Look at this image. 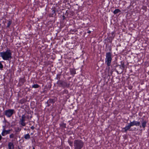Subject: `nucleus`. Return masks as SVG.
I'll return each instance as SVG.
<instances>
[{"label":"nucleus","mask_w":149,"mask_h":149,"mask_svg":"<svg viewBox=\"0 0 149 149\" xmlns=\"http://www.w3.org/2000/svg\"><path fill=\"white\" fill-rule=\"evenodd\" d=\"M0 54L1 56L4 60H8L9 59L12 58L11 53L10 50H7L5 52H1Z\"/></svg>","instance_id":"f257e3e1"},{"label":"nucleus","mask_w":149,"mask_h":149,"mask_svg":"<svg viewBox=\"0 0 149 149\" xmlns=\"http://www.w3.org/2000/svg\"><path fill=\"white\" fill-rule=\"evenodd\" d=\"M83 146V143L81 140H76L74 142L75 149H81Z\"/></svg>","instance_id":"f03ea898"},{"label":"nucleus","mask_w":149,"mask_h":149,"mask_svg":"<svg viewBox=\"0 0 149 149\" xmlns=\"http://www.w3.org/2000/svg\"><path fill=\"white\" fill-rule=\"evenodd\" d=\"M125 68V65L124 63L122 64V66L120 65L117 66L115 70H116L118 74H121L123 71V70Z\"/></svg>","instance_id":"7ed1b4c3"},{"label":"nucleus","mask_w":149,"mask_h":149,"mask_svg":"<svg viewBox=\"0 0 149 149\" xmlns=\"http://www.w3.org/2000/svg\"><path fill=\"white\" fill-rule=\"evenodd\" d=\"M111 55V53L110 52L107 53L106 54V61L107 62V64L108 66L110 65L112 59Z\"/></svg>","instance_id":"20e7f679"},{"label":"nucleus","mask_w":149,"mask_h":149,"mask_svg":"<svg viewBox=\"0 0 149 149\" xmlns=\"http://www.w3.org/2000/svg\"><path fill=\"white\" fill-rule=\"evenodd\" d=\"M57 84L59 85H60L64 87H68L69 84L64 81H59L57 83Z\"/></svg>","instance_id":"39448f33"},{"label":"nucleus","mask_w":149,"mask_h":149,"mask_svg":"<svg viewBox=\"0 0 149 149\" xmlns=\"http://www.w3.org/2000/svg\"><path fill=\"white\" fill-rule=\"evenodd\" d=\"M14 110L9 109L5 111V114L8 117H10L13 113Z\"/></svg>","instance_id":"423d86ee"},{"label":"nucleus","mask_w":149,"mask_h":149,"mask_svg":"<svg viewBox=\"0 0 149 149\" xmlns=\"http://www.w3.org/2000/svg\"><path fill=\"white\" fill-rule=\"evenodd\" d=\"M130 124L131 126H132L134 125H136V126H140V127H141V126L140 125V122L134 120L132 122H130Z\"/></svg>","instance_id":"0eeeda50"},{"label":"nucleus","mask_w":149,"mask_h":149,"mask_svg":"<svg viewBox=\"0 0 149 149\" xmlns=\"http://www.w3.org/2000/svg\"><path fill=\"white\" fill-rule=\"evenodd\" d=\"M25 116L24 115H23L22 116V119H21V124L23 126H24L25 125V124L24 122L25 120Z\"/></svg>","instance_id":"6e6552de"},{"label":"nucleus","mask_w":149,"mask_h":149,"mask_svg":"<svg viewBox=\"0 0 149 149\" xmlns=\"http://www.w3.org/2000/svg\"><path fill=\"white\" fill-rule=\"evenodd\" d=\"M10 130L7 131L5 129H4L3 132L2 133V136H4L5 135L9 134L10 133Z\"/></svg>","instance_id":"1a4fd4ad"},{"label":"nucleus","mask_w":149,"mask_h":149,"mask_svg":"<svg viewBox=\"0 0 149 149\" xmlns=\"http://www.w3.org/2000/svg\"><path fill=\"white\" fill-rule=\"evenodd\" d=\"M8 146L9 149H14V146L13 143L11 142L8 143Z\"/></svg>","instance_id":"9d476101"},{"label":"nucleus","mask_w":149,"mask_h":149,"mask_svg":"<svg viewBox=\"0 0 149 149\" xmlns=\"http://www.w3.org/2000/svg\"><path fill=\"white\" fill-rule=\"evenodd\" d=\"M131 126L130 125V124L129 123V125H127V126H126L125 127L123 128L125 130V132H126L127 130H129Z\"/></svg>","instance_id":"9b49d317"},{"label":"nucleus","mask_w":149,"mask_h":149,"mask_svg":"<svg viewBox=\"0 0 149 149\" xmlns=\"http://www.w3.org/2000/svg\"><path fill=\"white\" fill-rule=\"evenodd\" d=\"M147 122L146 121L143 120L142 122V127L143 128H145L146 126Z\"/></svg>","instance_id":"f8f14e48"},{"label":"nucleus","mask_w":149,"mask_h":149,"mask_svg":"<svg viewBox=\"0 0 149 149\" xmlns=\"http://www.w3.org/2000/svg\"><path fill=\"white\" fill-rule=\"evenodd\" d=\"M120 12V10L119 9H117L115 10L114 11H113V13L114 14H116Z\"/></svg>","instance_id":"ddd939ff"},{"label":"nucleus","mask_w":149,"mask_h":149,"mask_svg":"<svg viewBox=\"0 0 149 149\" xmlns=\"http://www.w3.org/2000/svg\"><path fill=\"white\" fill-rule=\"evenodd\" d=\"M30 137V135L29 134H26L24 136V138L26 139H29Z\"/></svg>","instance_id":"4468645a"},{"label":"nucleus","mask_w":149,"mask_h":149,"mask_svg":"<svg viewBox=\"0 0 149 149\" xmlns=\"http://www.w3.org/2000/svg\"><path fill=\"white\" fill-rule=\"evenodd\" d=\"M39 85L38 84H34L33 86L32 87L34 88H37L39 87Z\"/></svg>","instance_id":"2eb2a0df"},{"label":"nucleus","mask_w":149,"mask_h":149,"mask_svg":"<svg viewBox=\"0 0 149 149\" xmlns=\"http://www.w3.org/2000/svg\"><path fill=\"white\" fill-rule=\"evenodd\" d=\"M11 24V21H9L8 24V25L7 26V27H9L10 25Z\"/></svg>","instance_id":"dca6fc26"},{"label":"nucleus","mask_w":149,"mask_h":149,"mask_svg":"<svg viewBox=\"0 0 149 149\" xmlns=\"http://www.w3.org/2000/svg\"><path fill=\"white\" fill-rule=\"evenodd\" d=\"M20 82L23 83L24 82V80L23 78L21 79L20 80Z\"/></svg>","instance_id":"f3484780"},{"label":"nucleus","mask_w":149,"mask_h":149,"mask_svg":"<svg viewBox=\"0 0 149 149\" xmlns=\"http://www.w3.org/2000/svg\"><path fill=\"white\" fill-rule=\"evenodd\" d=\"M10 138H13L14 137V135L13 134H12L10 135Z\"/></svg>","instance_id":"a211bd4d"},{"label":"nucleus","mask_w":149,"mask_h":149,"mask_svg":"<svg viewBox=\"0 0 149 149\" xmlns=\"http://www.w3.org/2000/svg\"><path fill=\"white\" fill-rule=\"evenodd\" d=\"M49 102L51 103H54V100L52 99H50L49 100Z\"/></svg>","instance_id":"6ab92c4d"},{"label":"nucleus","mask_w":149,"mask_h":149,"mask_svg":"<svg viewBox=\"0 0 149 149\" xmlns=\"http://www.w3.org/2000/svg\"><path fill=\"white\" fill-rule=\"evenodd\" d=\"M3 65L1 63H0V68H3Z\"/></svg>","instance_id":"aec40b11"},{"label":"nucleus","mask_w":149,"mask_h":149,"mask_svg":"<svg viewBox=\"0 0 149 149\" xmlns=\"http://www.w3.org/2000/svg\"><path fill=\"white\" fill-rule=\"evenodd\" d=\"M31 129H32V130H33L34 129V127L33 126H32L31 127Z\"/></svg>","instance_id":"412c9836"},{"label":"nucleus","mask_w":149,"mask_h":149,"mask_svg":"<svg viewBox=\"0 0 149 149\" xmlns=\"http://www.w3.org/2000/svg\"><path fill=\"white\" fill-rule=\"evenodd\" d=\"M1 136L0 135V140H1Z\"/></svg>","instance_id":"4be33fe9"},{"label":"nucleus","mask_w":149,"mask_h":149,"mask_svg":"<svg viewBox=\"0 0 149 149\" xmlns=\"http://www.w3.org/2000/svg\"><path fill=\"white\" fill-rule=\"evenodd\" d=\"M91 33V31H90L88 32V33Z\"/></svg>","instance_id":"5701e85b"},{"label":"nucleus","mask_w":149,"mask_h":149,"mask_svg":"<svg viewBox=\"0 0 149 149\" xmlns=\"http://www.w3.org/2000/svg\"><path fill=\"white\" fill-rule=\"evenodd\" d=\"M73 73L75 74V72L74 71H73Z\"/></svg>","instance_id":"b1692460"},{"label":"nucleus","mask_w":149,"mask_h":149,"mask_svg":"<svg viewBox=\"0 0 149 149\" xmlns=\"http://www.w3.org/2000/svg\"><path fill=\"white\" fill-rule=\"evenodd\" d=\"M63 17H65L64 16V15H63Z\"/></svg>","instance_id":"393cba45"},{"label":"nucleus","mask_w":149,"mask_h":149,"mask_svg":"<svg viewBox=\"0 0 149 149\" xmlns=\"http://www.w3.org/2000/svg\"><path fill=\"white\" fill-rule=\"evenodd\" d=\"M33 149H35L33 147Z\"/></svg>","instance_id":"a878e982"}]
</instances>
